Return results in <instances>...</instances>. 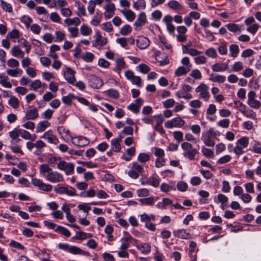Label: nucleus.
Here are the masks:
<instances>
[{
    "label": "nucleus",
    "instance_id": "1",
    "mask_svg": "<svg viewBox=\"0 0 261 261\" xmlns=\"http://www.w3.org/2000/svg\"><path fill=\"white\" fill-rule=\"evenodd\" d=\"M58 247L60 249L66 251H68L73 254H81L85 256L90 255L89 252L84 251L81 248L75 246H70L66 243H60Z\"/></svg>",
    "mask_w": 261,
    "mask_h": 261
},
{
    "label": "nucleus",
    "instance_id": "2",
    "mask_svg": "<svg viewBox=\"0 0 261 261\" xmlns=\"http://www.w3.org/2000/svg\"><path fill=\"white\" fill-rule=\"evenodd\" d=\"M216 136V133L214 132L213 129L211 128L206 133L202 135L201 140L205 145L207 146H214L215 144L214 139Z\"/></svg>",
    "mask_w": 261,
    "mask_h": 261
},
{
    "label": "nucleus",
    "instance_id": "3",
    "mask_svg": "<svg viewBox=\"0 0 261 261\" xmlns=\"http://www.w3.org/2000/svg\"><path fill=\"white\" fill-rule=\"evenodd\" d=\"M57 166L60 170L64 171L67 175L72 174L74 172V165L72 163L60 161L57 163Z\"/></svg>",
    "mask_w": 261,
    "mask_h": 261
},
{
    "label": "nucleus",
    "instance_id": "4",
    "mask_svg": "<svg viewBox=\"0 0 261 261\" xmlns=\"http://www.w3.org/2000/svg\"><path fill=\"white\" fill-rule=\"evenodd\" d=\"M87 79L89 86L93 88L99 89L103 85L102 81L93 74L88 75Z\"/></svg>",
    "mask_w": 261,
    "mask_h": 261
},
{
    "label": "nucleus",
    "instance_id": "5",
    "mask_svg": "<svg viewBox=\"0 0 261 261\" xmlns=\"http://www.w3.org/2000/svg\"><path fill=\"white\" fill-rule=\"evenodd\" d=\"M32 184L39 189L45 192H49L52 190L53 186L49 184H45L41 179L33 178L32 179Z\"/></svg>",
    "mask_w": 261,
    "mask_h": 261
},
{
    "label": "nucleus",
    "instance_id": "6",
    "mask_svg": "<svg viewBox=\"0 0 261 261\" xmlns=\"http://www.w3.org/2000/svg\"><path fill=\"white\" fill-rule=\"evenodd\" d=\"M185 123V121L180 117H176L165 122V126L167 128H171L173 127H181Z\"/></svg>",
    "mask_w": 261,
    "mask_h": 261
},
{
    "label": "nucleus",
    "instance_id": "7",
    "mask_svg": "<svg viewBox=\"0 0 261 261\" xmlns=\"http://www.w3.org/2000/svg\"><path fill=\"white\" fill-rule=\"evenodd\" d=\"M143 169L142 166L139 165L138 163H133L130 170L128 172V175L134 179H137L139 175V173H142Z\"/></svg>",
    "mask_w": 261,
    "mask_h": 261
},
{
    "label": "nucleus",
    "instance_id": "8",
    "mask_svg": "<svg viewBox=\"0 0 261 261\" xmlns=\"http://www.w3.org/2000/svg\"><path fill=\"white\" fill-rule=\"evenodd\" d=\"M46 178L51 182H61L64 180L63 176L61 173L53 171L49 174L46 175Z\"/></svg>",
    "mask_w": 261,
    "mask_h": 261
},
{
    "label": "nucleus",
    "instance_id": "9",
    "mask_svg": "<svg viewBox=\"0 0 261 261\" xmlns=\"http://www.w3.org/2000/svg\"><path fill=\"white\" fill-rule=\"evenodd\" d=\"M208 87L204 84H201L196 89V92H200V96L204 98L205 100H207L209 98L210 95L207 91Z\"/></svg>",
    "mask_w": 261,
    "mask_h": 261
},
{
    "label": "nucleus",
    "instance_id": "10",
    "mask_svg": "<svg viewBox=\"0 0 261 261\" xmlns=\"http://www.w3.org/2000/svg\"><path fill=\"white\" fill-rule=\"evenodd\" d=\"M72 143L79 147H84L88 145L90 143L89 140L86 137L79 136L74 137L72 139Z\"/></svg>",
    "mask_w": 261,
    "mask_h": 261
},
{
    "label": "nucleus",
    "instance_id": "11",
    "mask_svg": "<svg viewBox=\"0 0 261 261\" xmlns=\"http://www.w3.org/2000/svg\"><path fill=\"white\" fill-rule=\"evenodd\" d=\"M75 71L70 67L66 68V71L64 72V77L66 81L72 85L74 84L75 78L74 76Z\"/></svg>",
    "mask_w": 261,
    "mask_h": 261
},
{
    "label": "nucleus",
    "instance_id": "12",
    "mask_svg": "<svg viewBox=\"0 0 261 261\" xmlns=\"http://www.w3.org/2000/svg\"><path fill=\"white\" fill-rule=\"evenodd\" d=\"M40 138L47 139L48 142L50 143L57 144L59 142L58 139L53 134V131L50 130L44 133L43 136H41Z\"/></svg>",
    "mask_w": 261,
    "mask_h": 261
},
{
    "label": "nucleus",
    "instance_id": "13",
    "mask_svg": "<svg viewBox=\"0 0 261 261\" xmlns=\"http://www.w3.org/2000/svg\"><path fill=\"white\" fill-rule=\"evenodd\" d=\"M137 46L141 49L146 48L150 44L149 40L144 36H139L138 37L137 40Z\"/></svg>",
    "mask_w": 261,
    "mask_h": 261
},
{
    "label": "nucleus",
    "instance_id": "14",
    "mask_svg": "<svg viewBox=\"0 0 261 261\" xmlns=\"http://www.w3.org/2000/svg\"><path fill=\"white\" fill-rule=\"evenodd\" d=\"M95 38V39L92 45L93 47L102 46L107 43V39L103 37L98 32H96Z\"/></svg>",
    "mask_w": 261,
    "mask_h": 261
},
{
    "label": "nucleus",
    "instance_id": "15",
    "mask_svg": "<svg viewBox=\"0 0 261 261\" xmlns=\"http://www.w3.org/2000/svg\"><path fill=\"white\" fill-rule=\"evenodd\" d=\"M39 116L38 111L37 108L32 109H28L26 112L24 119L26 120H35Z\"/></svg>",
    "mask_w": 261,
    "mask_h": 261
},
{
    "label": "nucleus",
    "instance_id": "16",
    "mask_svg": "<svg viewBox=\"0 0 261 261\" xmlns=\"http://www.w3.org/2000/svg\"><path fill=\"white\" fill-rule=\"evenodd\" d=\"M155 58L161 66L167 65L169 63L167 56L160 51L155 53Z\"/></svg>",
    "mask_w": 261,
    "mask_h": 261
},
{
    "label": "nucleus",
    "instance_id": "17",
    "mask_svg": "<svg viewBox=\"0 0 261 261\" xmlns=\"http://www.w3.org/2000/svg\"><path fill=\"white\" fill-rule=\"evenodd\" d=\"M174 235L182 239H190L191 238V235L187 232L186 229H178L173 231Z\"/></svg>",
    "mask_w": 261,
    "mask_h": 261
},
{
    "label": "nucleus",
    "instance_id": "18",
    "mask_svg": "<svg viewBox=\"0 0 261 261\" xmlns=\"http://www.w3.org/2000/svg\"><path fill=\"white\" fill-rule=\"evenodd\" d=\"M121 141V138H115L111 140V149L114 152H119L121 150L120 142Z\"/></svg>",
    "mask_w": 261,
    "mask_h": 261
},
{
    "label": "nucleus",
    "instance_id": "19",
    "mask_svg": "<svg viewBox=\"0 0 261 261\" xmlns=\"http://www.w3.org/2000/svg\"><path fill=\"white\" fill-rule=\"evenodd\" d=\"M10 52L12 56L15 57L23 58L24 57V54L23 51L21 50L19 46L18 45H15L12 47Z\"/></svg>",
    "mask_w": 261,
    "mask_h": 261
},
{
    "label": "nucleus",
    "instance_id": "20",
    "mask_svg": "<svg viewBox=\"0 0 261 261\" xmlns=\"http://www.w3.org/2000/svg\"><path fill=\"white\" fill-rule=\"evenodd\" d=\"M228 68V64L227 63H216L212 66V70L215 72H220L226 70Z\"/></svg>",
    "mask_w": 261,
    "mask_h": 261
},
{
    "label": "nucleus",
    "instance_id": "21",
    "mask_svg": "<svg viewBox=\"0 0 261 261\" xmlns=\"http://www.w3.org/2000/svg\"><path fill=\"white\" fill-rule=\"evenodd\" d=\"M146 22V17L145 14L143 12L140 13L136 20L134 25L138 27H141L144 25Z\"/></svg>",
    "mask_w": 261,
    "mask_h": 261
},
{
    "label": "nucleus",
    "instance_id": "22",
    "mask_svg": "<svg viewBox=\"0 0 261 261\" xmlns=\"http://www.w3.org/2000/svg\"><path fill=\"white\" fill-rule=\"evenodd\" d=\"M50 125V123L47 120L40 121L37 124L36 132H42L45 130L47 127L49 126Z\"/></svg>",
    "mask_w": 261,
    "mask_h": 261
},
{
    "label": "nucleus",
    "instance_id": "23",
    "mask_svg": "<svg viewBox=\"0 0 261 261\" xmlns=\"http://www.w3.org/2000/svg\"><path fill=\"white\" fill-rule=\"evenodd\" d=\"M39 170L40 174L46 177V175L49 174L52 171V169L48 164H44L40 166Z\"/></svg>",
    "mask_w": 261,
    "mask_h": 261
},
{
    "label": "nucleus",
    "instance_id": "24",
    "mask_svg": "<svg viewBox=\"0 0 261 261\" xmlns=\"http://www.w3.org/2000/svg\"><path fill=\"white\" fill-rule=\"evenodd\" d=\"M198 153V151L195 148H192L189 150L184 152L183 154L185 157L189 159L190 160L194 159L195 155Z\"/></svg>",
    "mask_w": 261,
    "mask_h": 261
},
{
    "label": "nucleus",
    "instance_id": "25",
    "mask_svg": "<svg viewBox=\"0 0 261 261\" xmlns=\"http://www.w3.org/2000/svg\"><path fill=\"white\" fill-rule=\"evenodd\" d=\"M131 239V237L122 238L121 239V245L120 246V249L121 250L127 249L129 247Z\"/></svg>",
    "mask_w": 261,
    "mask_h": 261
},
{
    "label": "nucleus",
    "instance_id": "26",
    "mask_svg": "<svg viewBox=\"0 0 261 261\" xmlns=\"http://www.w3.org/2000/svg\"><path fill=\"white\" fill-rule=\"evenodd\" d=\"M168 7L174 10H180L182 9V6L176 1L172 0L168 3Z\"/></svg>",
    "mask_w": 261,
    "mask_h": 261
},
{
    "label": "nucleus",
    "instance_id": "27",
    "mask_svg": "<svg viewBox=\"0 0 261 261\" xmlns=\"http://www.w3.org/2000/svg\"><path fill=\"white\" fill-rule=\"evenodd\" d=\"M226 77L223 75H217L215 76L214 74H211L210 76V80L214 82L222 83L225 82Z\"/></svg>",
    "mask_w": 261,
    "mask_h": 261
},
{
    "label": "nucleus",
    "instance_id": "28",
    "mask_svg": "<svg viewBox=\"0 0 261 261\" xmlns=\"http://www.w3.org/2000/svg\"><path fill=\"white\" fill-rule=\"evenodd\" d=\"M137 247L142 253L147 254L150 251V246L148 243L140 244Z\"/></svg>",
    "mask_w": 261,
    "mask_h": 261
},
{
    "label": "nucleus",
    "instance_id": "29",
    "mask_svg": "<svg viewBox=\"0 0 261 261\" xmlns=\"http://www.w3.org/2000/svg\"><path fill=\"white\" fill-rule=\"evenodd\" d=\"M121 12L129 21H133L135 18V14L132 10H123Z\"/></svg>",
    "mask_w": 261,
    "mask_h": 261
},
{
    "label": "nucleus",
    "instance_id": "30",
    "mask_svg": "<svg viewBox=\"0 0 261 261\" xmlns=\"http://www.w3.org/2000/svg\"><path fill=\"white\" fill-rule=\"evenodd\" d=\"M75 6L77 7L78 9L77 14L79 16H85L86 15L85 7L80 2H77L75 3Z\"/></svg>",
    "mask_w": 261,
    "mask_h": 261
},
{
    "label": "nucleus",
    "instance_id": "31",
    "mask_svg": "<svg viewBox=\"0 0 261 261\" xmlns=\"http://www.w3.org/2000/svg\"><path fill=\"white\" fill-rule=\"evenodd\" d=\"M9 104L14 109H17L19 106V101L17 98L11 96L9 100Z\"/></svg>",
    "mask_w": 261,
    "mask_h": 261
},
{
    "label": "nucleus",
    "instance_id": "32",
    "mask_svg": "<svg viewBox=\"0 0 261 261\" xmlns=\"http://www.w3.org/2000/svg\"><path fill=\"white\" fill-rule=\"evenodd\" d=\"M115 61L117 64V71H120L122 69L126 67L125 63L122 58H118Z\"/></svg>",
    "mask_w": 261,
    "mask_h": 261
},
{
    "label": "nucleus",
    "instance_id": "33",
    "mask_svg": "<svg viewBox=\"0 0 261 261\" xmlns=\"http://www.w3.org/2000/svg\"><path fill=\"white\" fill-rule=\"evenodd\" d=\"M139 200L142 205H152L154 203V199L153 197L140 199Z\"/></svg>",
    "mask_w": 261,
    "mask_h": 261
},
{
    "label": "nucleus",
    "instance_id": "34",
    "mask_svg": "<svg viewBox=\"0 0 261 261\" xmlns=\"http://www.w3.org/2000/svg\"><path fill=\"white\" fill-rule=\"evenodd\" d=\"M65 22L68 25L75 24V25H79L81 23V20L78 17H75L74 18H66L65 20Z\"/></svg>",
    "mask_w": 261,
    "mask_h": 261
},
{
    "label": "nucleus",
    "instance_id": "35",
    "mask_svg": "<svg viewBox=\"0 0 261 261\" xmlns=\"http://www.w3.org/2000/svg\"><path fill=\"white\" fill-rule=\"evenodd\" d=\"M205 55L208 57L216 58L217 57V50L214 47H210L206 50Z\"/></svg>",
    "mask_w": 261,
    "mask_h": 261
},
{
    "label": "nucleus",
    "instance_id": "36",
    "mask_svg": "<svg viewBox=\"0 0 261 261\" xmlns=\"http://www.w3.org/2000/svg\"><path fill=\"white\" fill-rule=\"evenodd\" d=\"M133 7L137 10H139L140 8L143 9H145L146 7V3L145 0H138L137 2H134L133 4Z\"/></svg>",
    "mask_w": 261,
    "mask_h": 261
},
{
    "label": "nucleus",
    "instance_id": "37",
    "mask_svg": "<svg viewBox=\"0 0 261 261\" xmlns=\"http://www.w3.org/2000/svg\"><path fill=\"white\" fill-rule=\"evenodd\" d=\"M231 56L233 57H236L239 52V46L237 44H231L229 47Z\"/></svg>",
    "mask_w": 261,
    "mask_h": 261
},
{
    "label": "nucleus",
    "instance_id": "38",
    "mask_svg": "<svg viewBox=\"0 0 261 261\" xmlns=\"http://www.w3.org/2000/svg\"><path fill=\"white\" fill-rule=\"evenodd\" d=\"M249 144L248 138L247 137H243L239 139L237 142V144L241 146L243 148L246 147Z\"/></svg>",
    "mask_w": 261,
    "mask_h": 261
},
{
    "label": "nucleus",
    "instance_id": "39",
    "mask_svg": "<svg viewBox=\"0 0 261 261\" xmlns=\"http://www.w3.org/2000/svg\"><path fill=\"white\" fill-rule=\"evenodd\" d=\"M76 96L72 94H69L66 96H63L62 98V100L63 103L71 105L72 102V99H75Z\"/></svg>",
    "mask_w": 261,
    "mask_h": 261
},
{
    "label": "nucleus",
    "instance_id": "40",
    "mask_svg": "<svg viewBox=\"0 0 261 261\" xmlns=\"http://www.w3.org/2000/svg\"><path fill=\"white\" fill-rule=\"evenodd\" d=\"M56 231L61 232L67 237H69L71 235V233L67 229L61 226H58L56 228Z\"/></svg>",
    "mask_w": 261,
    "mask_h": 261
},
{
    "label": "nucleus",
    "instance_id": "41",
    "mask_svg": "<svg viewBox=\"0 0 261 261\" xmlns=\"http://www.w3.org/2000/svg\"><path fill=\"white\" fill-rule=\"evenodd\" d=\"M247 103L250 107L255 109H259L261 106V102L256 99L248 101Z\"/></svg>",
    "mask_w": 261,
    "mask_h": 261
},
{
    "label": "nucleus",
    "instance_id": "42",
    "mask_svg": "<svg viewBox=\"0 0 261 261\" xmlns=\"http://www.w3.org/2000/svg\"><path fill=\"white\" fill-rule=\"evenodd\" d=\"M131 32V27L128 24H126L120 29V33L122 35L126 36L129 34Z\"/></svg>",
    "mask_w": 261,
    "mask_h": 261
},
{
    "label": "nucleus",
    "instance_id": "43",
    "mask_svg": "<svg viewBox=\"0 0 261 261\" xmlns=\"http://www.w3.org/2000/svg\"><path fill=\"white\" fill-rule=\"evenodd\" d=\"M92 32L91 29L87 25L83 24L81 27V33L84 36L90 35Z\"/></svg>",
    "mask_w": 261,
    "mask_h": 261
},
{
    "label": "nucleus",
    "instance_id": "44",
    "mask_svg": "<svg viewBox=\"0 0 261 261\" xmlns=\"http://www.w3.org/2000/svg\"><path fill=\"white\" fill-rule=\"evenodd\" d=\"M190 71V68H188L187 69H186L184 67L181 66L179 67L175 71V74L176 75L178 76H180L183 74H185L188 72Z\"/></svg>",
    "mask_w": 261,
    "mask_h": 261
},
{
    "label": "nucleus",
    "instance_id": "45",
    "mask_svg": "<svg viewBox=\"0 0 261 261\" xmlns=\"http://www.w3.org/2000/svg\"><path fill=\"white\" fill-rule=\"evenodd\" d=\"M41 86V81L39 80H35L32 82L30 85V90H36Z\"/></svg>",
    "mask_w": 261,
    "mask_h": 261
},
{
    "label": "nucleus",
    "instance_id": "46",
    "mask_svg": "<svg viewBox=\"0 0 261 261\" xmlns=\"http://www.w3.org/2000/svg\"><path fill=\"white\" fill-rule=\"evenodd\" d=\"M107 95L110 97L118 98L119 96V93L117 90L114 89H109L106 91Z\"/></svg>",
    "mask_w": 261,
    "mask_h": 261
},
{
    "label": "nucleus",
    "instance_id": "47",
    "mask_svg": "<svg viewBox=\"0 0 261 261\" xmlns=\"http://www.w3.org/2000/svg\"><path fill=\"white\" fill-rule=\"evenodd\" d=\"M138 68L140 72L144 74L148 73L150 70L149 67L145 64H140Z\"/></svg>",
    "mask_w": 261,
    "mask_h": 261
},
{
    "label": "nucleus",
    "instance_id": "48",
    "mask_svg": "<svg viewBox=\"0 0 261 261\" xmlns=\"http://www.w3.org/2000/svg\"><path fill=\"white\" fill-rule=\"evenodd\" d=\"M94 55L93 54L90 52H86L83 55V59L87 62H92L94 59Z\"/></svg>",
    "mask_w": 261,
    "mask_h": 261
},
{
    "label": "nucleus",
    "instance_id": "49",
    "mask_svg": "<svg viewBox=\"0 0 261 261\" xmlns=\"http://www.w3.org/2000/svg\"><path fill=\"white\" fill-rule=\"evenodd\" d=\"M19 37V32L18 30L14 29L11 32H9L7 36L8 38L16 39Z\"/></svg>",
    "mask_w": 261,
    "mask_h": 261
},
{
    "label": "nucleus",
    "instance_id": "50",
    "mask_svg": "<svg viewBox=\"0 0 261 261\" xmlns=\"http://www.w3.org/2000/svg\"><path fill=\"white\" fill-rule=\"evenodd\" d=\"M64 194L70 196H73L76 195V190L71 187H66Z\"/></svg>",
    "mask_w": 261,
    "mask_h": 261
},
{
    "label": "nucleus",
    "instance_id": "51",
    "mask_svg": "<svg viewBox=\"0 0 261 261\" xmlns=\"http://www.w3.org/2000/svg\"><path fill=\"white\" fill-rule=\"evenodd\" d=\"M137 194L138 197H147L149 195V192L148 189L143 188L138 190Z\"/></svg>",
    "mask_w": 261,
    "mask_h": 261
},
{
    "label": "nucleus",
    "instance_id": "52",
    "mask_svg": "<svg viewBox=\"0 0 261 261\" xmlns=\"http://www.w3.org/2000/svg\"><path fill=\"white\" fill-rule=\"evenodd\" d=\"M202 152L204 156L208 158L214 157V152L210 149L203 147L202 149Z\"/></svg>",
    "mask_w": 261,
    "mask_h": 261
},
{
    "label": "nucleus",
    "instance_id": "53",
    "mask_svg": "<svg viewBox=\"0 0 261 261\" xmlns=\"http://www.w3.org/2000/svg\"><path fill=\"white\" fill-rule=\"evenodd\" d=\"M150 159L149 155L145 153H140L138 156L139 161L144 163L148 161Z\"/></svg>",
    "mask_w": 261,
    "mask_h": 261
},
{
    "label": "nucleus",
    "instance_id": "54",
    "mask_svg": "<svg viewBox=\"0 0 261 261\" xmlns=\"http://www.w3.org/2000/svg\"><path fill=\"white\" fill-rule=\"evenodd\" d=\"M127 109L134 112L135 114H137L139 112L140 108L139 106H138L136 103H132L127 106Z\"/></svg>",
    "mask_w": 261,
    "mask_h": 261
},
{
    "label": "nucleus",
    "instance_id": "55",
    "mask_svg": "<svg viewBox=\"0 0 261 261\" xmlns=\"http://www.w3.org/2000/svg\"><path fill=\"white\" fill-rule=\"evenodd\" d=\"M8 79V76L4 75L3 79H1L0 84L5 87L10 88L12 87V85L9 82L7 81Z\"/></svg>",
    "mask_w": 261,
    "mask_h": 261
},
{
    "label": "nucleus",
    "instance_id": "56",
    "mask_svg": "<svg viewBox=\"0 0 261 261\" xmlns=\"http://www.w3.org/2000/svg\"><path fill=\"white\" fill-rule=\"evenodd\" d=\"M102 27V30L106 32H111L113 31V26L110 22L103 23Z\"/></svg>",
    "mask_w": 261,
    "mask_h": 261
},
{
    "label": "nucleus",
    "instance_id": "57",
    "mask_svg": "<svg viewBox=\"0 0 261 261\" xmlns=\"http://www.w3.org/2000/svg\"><path fill=\"white\" fill-rule=\"evenodd\" d=\"M148 185H151L154 187H157L159 185V180L157 178L150 177L148 179Z\"/></svg>",
    "mask_w": 261,
    "mask_h": 261
},
{
    "label": "nucleus",
    "instance_id": "58",
    "mask_svg": "<svg viewBox=\"0 0 261 261\" xmlns=\"http://www.w3.org/2000/svg\"><path fill=\"white\" fill-rule=\"evenodd\" d=\"M231 158L229 155H225L221 158H220L218 161H217V163L219 164H222L226 163L229 162L231 160Z\"/></svg>",
    "mask_w": 261,
    "mask_h": 261
},
{
    "label": "nucleus",
    "instance_id": "59",
    "mask_svg": "<svg viewBox=\"0 0 261 261\" xmlns=\"http://www.w3.org/2000/svg\"><path fill=\"white\" fill-rule=\"evenodd\" d=\"M173 136L175 140L178 142L183 141V133L180 131H176L173 133Z\"/></svg>",
    "mask_w": 261,
    "mask_h": 261
},
{
    "label": "nucleus",
    "instance_id": "60",
    "mask_svg": "<svg viewBox=\"0 0 261 261\" xmlns=\"http://www.w3.org/2000/svg\"><path fill=\"white\" fill-rule=\"evenodd\" d=\"M1 3L4 10L8 12H11L12 11V8L10 4L4 2L3 0L1 1Z\"/></svg>",
    "mask_w": 261,
    "mask_h": 261
},
{
    "label": "nucleus",
    "instance_id": "61",
    "mask_svg": "<svg viewBox=\"0 0 261 261\" xmlns=\"http://www.w3.org/2000/svg\"><path fill=\"white\" fill-rule=\"evenodd\" d=\"M177 188L179 191L184 192L187 190L188 185L185 182L180 181L177 184Z\"/></svg>",
    "mask_w": 261,
    "mask_h": 261
},
{
    "label": "nucleus",
    "instance_id": "62",
    "mask_svg": "<svg viewBox=\"0 0 261 261\" xmlns=\"http://www.w3.org/2000/svg\"><path fill=\"white\" fill-rule=\"evenodd\" d=\"M95 3L93 0H90L88 3V10L91 14H93L94 12Z\"/></svg>",
    "mask_w": 261,
    "mask_h": 261
},
{
    "label": "nucleus",
    "instance_id": "63",
    "mask_svg": "<svg viewBox=\"0 0 261 261\" xmlns=\"http://www.w3.org/2000/svg\"><path fill=\"white\" fill-rule=\"evenodd\" d=\"M195 62L197 64H204L206 62V58L203 56H200L194 58Z\"/></svg>",
    "mask_w": 261,
    "mask_h": 261
},
{
    "label": "nucleus",
    "instance_id": "64",
    "mask_svg": "<svg viewBox=\"0 0 261 261\" xmlns=\"http://www.w3.org/2000/svg\"><path fill=\"white\" fill-rule=\"evenodd\" d=\"M259 25L258 24H253L252 25H249L247 30L251 34H254L257 31Z\"/></svg>",
    "mask_w": 261,
    "mask_h": 261
}]
</instances>
